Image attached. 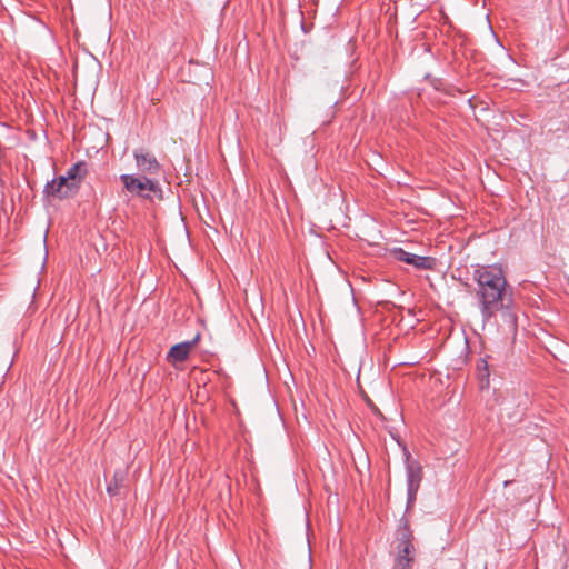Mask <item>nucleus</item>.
<instances>
[{
	"instance_id": "nucleus-1",
	"label": "nucleus",
	"mask_w": 569,
	"mask_h": 569,
	"mask_svg": "<svg viewBox=\"0 0 569 569\" xmlns=\"http://www.w3.org/2000/svg\"><path fill=\"white\" fill-rule=\"evenodd\" d=\"M473 280L478 286L476 297L483 322L489 321L498 310L510 307L511 299H507L508 283L500 268H477Z\"/></svg>"
},
{
	"instance_id": "nucleus-2",
	"label": "nucleus",
	"mask_w": 569,
	"mask_h": 569,
	"mask_svg": "<svg viewBox=\"0 0 569 569\" xmlns=\"http://www.w3.org/2000/svg\"><path fill=\"white\" fill-rule=\"evenodd\" d=\"M120 180L123 183L124 189L132 196H137L143 199H151V193L161 197V187L154 179L148 177H136L133 174H121Z\"/></svg>"
},
{
	"instance_id": "nucleus-3",
	"label": "nucleus",
	"mask_w": 569,
	"mask_h": 569,
	"mask_svg": "<svg viewBox=\"0 0 569 569\" xmlns=\"http://www.w3.org/2000/svg\"><path fill=\"white\" fill-rule=\"evenodd\" d=\"M78 191L79 186L76 182L69 181L63 176H60L46 183L43 188V196L46 198L66 200L73 198Z\"/></svg>"
},
{
	"instance_id": "nucleus-4",
	"label": "nucleus",
	"mask_w": 569,
	"mask_h": 569,
	"mask_svg": "<svg viewBox=\"0 0 569 569\" xmlns=\"http://www.w3.org/2000/svg\"><path fill=\"white\" fill-rule=\"evenodd\" d=\"M392 254L396 260L413 266L418 270H431L436 266L432 257L418 256L406 251L402 248H395Z\"/></svg>"
},
{
	"instance_id": "nucleus-5",
	"label": "nucleus",
	"mask_w": 569,
	"mask_h": 569,
	"mask_svg": "<svg viewBox=\"0 0 569 569\" xmlns=\"http://www.w3.org/2000/svg\"><path fill=\"white\" fill-rule=\"evenodd\" d=\"M133 157L138 169L144 174H158L161 166L156 157L144 151L143 149H137L133 151Z\"/></svg>"
},
{
	"instance_id": "nucleus-6",
	"label": "nucleus",
	"mask_w": 569,
	"mask_h": 569,
	"mask_svg": "<svg viewBox=\"0 0 569 569\" xmlns=\"http://www.w3.org/2000/svg\"><path fill=\"white\" fill-rule=\"evenodd\" d=\"M199 338L200 335H197L192 340L172 346L167 356L168 361L176 363L187 360L191 348L198 342Z\"/></svg>"
},
{
	"instance_id": "nucleus-7",
	"label": "nucleus",
	"mask_w": 569,
	"mask_h": 569,
	"mask_svg": "<svg viewBox=\"0 0 569 569\" xmlns=\"http://www.w3.org/2000/svg\"><path fill=\"white\" fill-rule=\"evenodd\" d=\"M397 556L395 559L396 569H411L413 562L415 546L396 547Z\"/></svg>"
},
{
	"instance_id": "nucleus-8",
	"label": "nucleus",
	"mask_w": 569,
	"mask_h": 569,
	"mask_svg": "<svg viewBox=\"0 0 569 569\" xmlns=\"http://www.w3.org/2000/svg\"><path fill=\"white\" fill-rule=\"evenodd\" d=\"M413 533L410 529L409 521L406 517H401L396 531V547L413 546Z\"/></svg>"
},
{
	"instance_id": "nucleus-9",
	"label": "nucleus",
	"mask_w": 569,
	"mask_h": 569,
	"mask_svg": "<svg viewBox=\"0 0 569 569\" xmlns=\"http://www.w3.org/2000/svg\"><path fill=\"white\" fill-rule=\"evenodd\" d=\"M407 472V489L419 490L420 482L422 479V470L418 462L410 461L406 467Z\"/></svg>"
},
{
	"instance_id": "nucleus-10",
	"label": "nucleus",
	"mask_w": 569,
	"mask_h": 569,
	"mask_svg": "<svg viewBox=\"0 0 569 569\" xmlns=\"http://www.w3.org/2000/svg\"><path fill=\"white\" fill-rule=\"evenodd\" d=\"M87 173V163L84 161H78L67 170L63 177L67 178L69 181L76 182L80 187Z\"/></svg>"
},
{
	"instance_id": "nucleus-11",
	"label": "nucleus",
	"mask_w": 569,
	"mask_h": 569,
	"mask_svg": "<svg viewBox=\"0 0 569 569\" xmlns=\"http://www.w3.org/2000/svg\"><path fill=\"white\" fill-rule=\"evenodd\" d=\"M124 480V472L119 470L114 472L113 479L107 486V492L110 496H116L118 493L119 487Z\"/></svg>"
},
{
	"instance_id": "nucleus-12",
	"label": "nucleus",
	"mask_w": 569,
	"mask_h": 569,
	"mask_svg": "<svg viewBox=\"0 0 569 569\" xmlns=\"http://www.w3.org/2000/svg\"><path fill=\"white\" fill-rule=\"evenodd\" d=\"M417 489H407V507L406 509L409 510L413 507L417 498Z\"/></svg>"
}]
</instances>
